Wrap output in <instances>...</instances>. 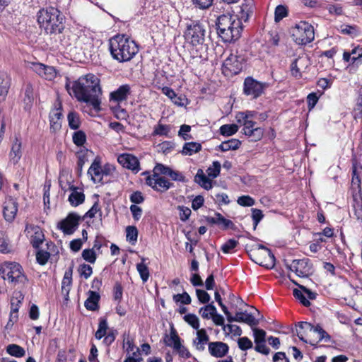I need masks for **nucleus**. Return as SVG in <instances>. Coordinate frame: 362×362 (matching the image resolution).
Returning a JSON list of instances; mask_svg holds the SVG:
<instances>
[{
	"label": "nucleus",
	"instance_id": "obj_1",
	"mask_svg": "<svg viewBox=\"0 0 362 362\" xmlns=\"http://www.w3.org/2000/svg\"><path fill=\"white\" fill-rule=\"evenodd\" d=\"M66 89L71 95H74L78 101L84 102L96 111L100 110L102 90L100 81L93 74H87L80 77L72 83L67 78Z\"/></svg>",
	"mask_w": 362,
	"mask_h": 362
},
{
	"label": "nucleus",
	"instance_id": "obj_2",
	"mask_svg": "<svg viewBox=\"0 0 362 362\" xmlns=\"http://www.w3.org/2000/svg\"><path fill=\"white\" fill-rule=\"evenodd\" d=\"M109 50L112 57L120 63L132 59L139 52L137 44L125 35H117L109 40Z\"/></svg>",
	"mask_w": 362,
	"mask_h": 362
},
{
	"label": "nucleus",
	"instance_id": "obj_3",
	"mask_svg": "<svg viewBox=\"0 0 362 362\" xmlns=\"http://www.w3.org/2000/svg\"><path fill=\"white\" fill-rule=\"evenodd\" d=\"M216 25L217 33L224 42H234L241 35L242 21L236 15L223 14L218 17Z\"/></svg>",
	"mask_w": 362,
	"mask_h": 362
},
{
	"label": "nucleus",
	"instance_id": "obj_4",
	"mask_svg": "<svg viewBox=\"0 0 362 362\" xmlns=\"http://www.w3.org/2000/svg\"><path fill=\"white\" fill-rule=\"evenodd\" d=\"M37 17L40 28L47 34H60L64 29V16L54 7L40 10Z\"/></svg>",
	"mask_w": 362,
	"mask_h": 362
},
{
	"label": "nucleus",
	"instance_id": "obj_5",
	"mask_svg": "<svg viewBox=\"0 0 362 362\" xmlns=\"http://www.w3.org/2000/svg\"><path fill=\"white\" fill-rule=\"evenodd\" d=\"M291 33L293 41L302 45L311 42L315 37L313 25L305 21H300L296 24L291 28Z\"/></svg>",
	"mask_w": 362,
	"mask_h": 362
},
{
	"label": "nucleus",
	"instance_id": "obj_6",
	"mask_svg": "<svg viewBox=\"0 0 362 362\" xmlns=\"http://www.w3.org/2000/svg\"><path fill=\"white\" fill-rule=\"evenodd\" d=\"M249 256L252 261L267 269H272L275 265L274 254L263 245H257L255 249L250 251Z\"/></svg>",
	"mask_w": 362,
	"mask_h": 362
},
{
	"label": "nucleus",
	"instance_id": "obj_7",
	"mask_svg": "<svg viewBox=\"0 0 362 362\" xmlns=\"http://www.w3.org/2000/svg\"><path fill=\"white\" fill-rule=\"evenodd\" d=\"M0 276L11 283L23 282L25 277L23 274L21 266L16 262H4L0 264Z\"/></svg>",
	"mask_w": 362,
	"mask_h": 362
},
{
	"label": "nucleus",
	"instance_id": "obj_8",
	"mask_svg": "<svg viewBox=\"0 0 362 362\" xmlns=\"http://www.w3.org/2000/svg\"><path fill=\"white\" fill-rule=\"evenodd\" d=\"M205 29L204 25L199 21H192L187 25L185 37L194 46L202 45L204 42Z\"/></svg>",
	"mask_w": 362,
	"mask_h": 362
},
{
	"label": "nucleus",
	"instance_id": "obj_9",
	"mask_svg": "<svg viewBox=\"0 0 362 362\" xmlns=\"http://www.w3.org/2000/svg\"><path fill=\"white\" fill-rule=\"evenodd\" d=\"M298 329H296V333L298 338L304 341L308 342L305 338L304 334L305 332H313L318 334V341H324L325 342H329L331 339V337L329 334L324 330L321 326L317 325V326H313L311 323L307 322H298Z\"/></svg>",
	"mask_w": 362,
	"mask_h": 362
},
{
	"label": "nucleus",
	"instance_id": "obj_10",
	"mask_svg": "<svg viewBox=\"0 0 362 362\" xmlns=\"http://www.w3.org/2000/svg\"><path fill=\"white\" fill-rule=\"evenodd\" d=\"M267 87L268 84L267 83L258 81L249 76L244 81L243 93L245 95L255 99L259 97Z\"/></svg>",
	"mask_w": 362,
	"mask_h": 362
},
{
	"label": "nucleus",
	"instance_id": "obj_11",
	"mask_svg": "<svg viewBox=\"0 0 362 362\" xmlns=\"http://www.w3.org/2000/svg\"><path fill=\"white\" fill-rule=\"evenodd\" d=\"M288 269L294 272L300 277H307L313 273V264L308 258L293 259L291 264L286 263Z\"/></svg>",
	"mask_w": 362,
	"mask_h": 362
},
{
	"label": "nucleus",
	"instance_id": "obj_12",
	"mask_svg": "<svg viewBox=\"0 0 362 362\" xmlns=\"http://www.w3.org/2000/svg\"><path fill=\"white\" fill-rule=\"evenodd\" d=\"M83 221L81 216L75 212L69 213L67 216L58 223V228L66 235L73 234Z\"/></svg>",
	"mask_w": 362,
	"mask_h": 362
},
{
	"label": "nucleus",
	"instance_id": "obj_13",
	"mask_svg": "<svg viewBox=\"0 0 362 362\" xmlns=\"http://www.w3.org/2000/svg\"><path fill=\"white\" fill-rule=\"evenodd\" d=\"M146 184L154 190L160 192H166L173 187V184L166 178L158 175H151L146 178Z\"/></svg>",
	"mask_w": 362,
	"mask_h": 362
},
{
	"label": "nucleus",
	"instance_id": "obj_14",
	"mask_svg": "<svg viewBox=\"0 0 362 362\" xmlns=\"http://www.w3.org/2000/svg\"><path fill=\"white\" fill-rule=\"evenodd\" d=\"M117 161L124 168L131 170L134 173H137L140 170L139 161L132 154L122 153L118 156Z\"/></svg>",
	"mask_w": 362,
	"mask_h": 362
},
{
	"label": "nucleus",
	"instance_id": "obj_15",
	"mask_svg": "<svg viewBox=\"0 0 362 362\" xmlns=\"http://www.w3.org/2000/svg\"><path fill=\"white\" fill-rule=\"evenodd\" d=\"M18 211V202L15 199L8 196L3 204V215L5 220L8 222H12Z\"/></svg>",
	"mask_w": 362,
	"mask_h": 362
},
{
	"label": "nucleus",
	"instance_id": "obj_16",
	"mask_svg": "<svg viewBox=\"0 0 362 362\" xmlns=\"http://www.w3.org/2000/svg\"><path fill=\"white\" fill-rule=\"evenodd\" d=\"M243 58L231 54L224 61L223 66L232 74H238L243 69Z\"/></svg>",
	"mask_w": 362,
	"mask_h": 362
},
{
	"label": "nucleus",
	"instance_id": "obj_17",
	"mask_svg": "<svg viewBox=\"0 0 362 362\" xmlns=\"http://www.w3.org/2000/svg\"><path fill=\"white\" fill-rule=\"evenodd\" d=\"M131 94V87L129 84L120 86L117 89L110 94V102L119 105L120 103L127 100Z\"/></svg>",
	"mask_w": 362,
	"mask_h": 362
},
{
	"label": "nucleus",
	"instance_id": "obj_18",
	"mask_svg": "<svg viewBox=\"0 0 362 362\" xmlns=\"http://www.w3.org/2000/svg\"><path fill=\"white\" fill-rule=\"evenodd\" d=\"M241 124L244 126V134L251 138V141H257L262 139L264 131L260 127H256L255 122H244Z\"/></svg>",
	"mask_w": 362,
	"mask_h": 362
},
{
	"label": "nucleus",
	"instance_id": "obj_19",
	"mask_svg": "<svg viewBox=\"0 0 362 362\" xmlns=\"http://www.w3.org/2000/svg\"><path fill=\"white\" fill-rule=\"evenodd\" d=\"M25 232L27 233H33L30 239V242L33 247L38 248L43 243L45 236L42 229L38 226L27 224Z\"/></svg>",
	"mask_w": 362,
	"mask_h": 362
},
{
	"label": "nucleus",
	"instance_id": "obj_20",
	"mask_svg": "<svg viewBox=\"0 0 362 362\" xmlns=\"http://www.w3.org/2000/svg\"><path fill=\"white\" fill-rule=\"evenodd\" d=\"M228 346L221 341L209 343V351L210 354L216 358H221L226 355L228 351Z\"/></svg>",
	"mask_w": 362,
	"mask_h": 362
},
{
	"label": "nucleus",
	"instance_id": "obj_21",
	"mask_svg": "<svg viewBox=\"0 0 362 362\" xmlns=\"http://www.w3.org/2000/svg\"><path fill=\"white\" fill-rule=\"evenodd\" d=\"M23 91V102L24 103V109L28 110L31 108L35 98L33 85L30 83H26L24 85Z\"/></svg>",
	"mask_w": 362,
	"mask_h": 362
},
{
	"label": "nucleus",
	"instance_id": "obj_22",
	"mask_svg": "<svg viewBox=\"0 0 362 362\" xmlns=\"http://www.w3.org/2000/svg\"><path fill=\"white\" fill-rule=\"evenodd\" d=\"M254 6V0H243V2L240 6V14L238 16L241 21H244L247 22L248 21L251 14L253 13Z\"/></svg>",
	"mask_w": 362,
	"mask_h": 362
},
{
	"label": "nucleus",
	"instance_id": "obj_23",
	"mask_svg": "<svg viewBox=\"0 0 362 362\" xmlns=\"http://www.w3.org/2000/svg\"><path fill=\"white\" fill-rule=\"evenodd\" d=\"M88 297L84 303V306L88 310L96 311L99 310L100 294L93 291H88Z\"/></svg>",
	"mask_w": 362,
	"mask_h": 362
},
{
	"label": "nucleus",
	"instance_id": "obj_24",
	"mask_svg": "<svg viewBox=\"0 0 362 362\" xmlns=\"http://www.w3.org/2000/svg\"><path fill=\"white\" fill-rule=\"evenodd\" d=\"M88 174L95 183L103 182V168L99 161L95 160L88 170Z\"/></svg>",
	"mask_w": 362,
	"mask_h": 362
},
{
	"label": "nucleus",
	"instance_id": "obj_25",
	"mask_svg": "<svg viewBox=\"0 0 362 362\" xmlns=\"http://www.w3.org/2000/svg\"><path fill=\"white\" fill-rule=\"evenodd\" d=\"M21 148V141L17 137H16L12 143L11 151L9 153L10 160L13 164L18 163L22 156Z\"/></svg>",
	"mask_w": 362,
	"mask_h": 362
},
{
	"label": "nucleus",
	"instance_id": "obj_26",
	"mask_svg": "<svg viewBox=\"0 0 362 362\" xmlns=\"http://www.w3.org/2000/svg\"><path fill=\"white\" fill-rule=\"evenodd\" d=\"M69 190L71 193L69 196V202L73 206H77L84 202L85 194L81 191H78V188L74 185L69 186Z\"/></svg>",
	"mask_w": 362,
	"mask_h": 362
},
{
	"label": "nucleus",
	"instance_id": "obj_27",
	"mask_svg": "<svg viewBox=\"0 0 362 362\" xmlns=\"http://www.w3.org/2000/svg\"><path fill=\"white\" fill-rule=\"evenodd\" d=\"M62 117V112L61 107L56 108L49 113L50 129L52 132H56L61 128Z\"/></svg>",
	"mask_w": 362,
	"mask_h": 362
},
{
	"label": "nucleus",
	"instance_id": "obj_28",
	"mask_svg": "<svg viewBox=\"0 0 362 362\" xmlns=\"http://www.w3.org/2000/svg\"><path fill=\"white\" fill-rule=\"evenodd\" d=\"M73 268L69 267L64 273V278L62 281V293L65 297V300H68L70 288L72 284Z\"/></svg>",
	"mask_w": 362,
	"mask_h": 362
},
{
	"label": "nucleus",
	"instance_id": "obj_29",
	"mask_svg": "<svg viewBox=\"0 0 362 362\" xmlns=\"http://www.w3.org/2000/svg\"><path fill=\"white\" fill-rule=\"evenodd\" d=\"M209 337L204 329L197 331V337L194 340V344L198 351H202L205 349V344L209 342Z\"/></svg>",
	"mask_w": 362,
	"mask_h": 362
},
{
	"label": "nucleus",
	"instance_id": "obj_30",
	"mask_svg": "<svg viewBox=\"0 0 362 362\" xmlns=\"http://www.w3.org/2000/svg\"><path fill=\"white\" fill-rule=\"evenodd\" d=\"M165 343L168 346H173L175 350H180L182 344L180 339L177 334L176 330L172 327L170 329V335H166Z\"/></svg>",
	"mask_w": 362,
	"mask_h": 362
},
{
	"label": "nucleus",
	"instance_id": "obj_31",
	"mask_svg": "<svg viewBox=\"0 0 362 362\" xmlns=\"http://www.w3.org/2000/svg\"><path fill=\"white\" fill-rule=\"evenodd\" d=\"M236 316L238 322L246 323L252 327L259 324V321L252 314L246 312H237Z\"/></svg>",
	"mask_w": 362,
	"mask_h": 362
},
{
	"label": "nucleus",
	"instance_id": "obj_32",
	"mask_svg": "<svg viewBox=\"0 0 362 362\" xmlns=\"http://www.w3.org/2000/svg\"><path fill=\"white\" fill-rule=\"evenodd\" d=\"M194 181L204 189L209 190L212 187L211 180L207 177L202 169H199L194 177Z\"/></svg>",
	"mask_w": 362,
	"mask_h": 362
},
{
	"label": "nucleus",
	"instance_id": "obj_33",
	"mask_svg": "<svg viewBox=\"0 0 362 362\" xmlns=\"http://www.w3.org/2000/svg\"><path fill=\"white\" fill-rule=\"evenodd\" d=\"M351 206L355 217L362 221V197L361 195L353 196Z\"/></svg>",
	"mask_w": 362,
	"mask_h": 362
},
{
	"label": "nucleus",
	"instance_id": "obj_34",
	"mask_svg": "<svg viewBox=\"0 0 362 362\" xmlns=\"http://www.w3.org/2000/svg\"><path fill=\"white\" fill-rule=\"evenodd\" d=\"M202 150V145L197 142H187L184 144L181 153L185 156H192Z\"/></svg>",
	"mask_w": 362,
	"mask_h": 362
},
{
	"label": "nucleus",
	"instance_id": "obj_35",
	"mask_svg": "<svg viewBox=\"0 0 362 362\" xmlns=\"http://www.w3.org/2000/svg\"><path fill=\"white\" fill-rule=\"evenodd\" d=\"M10 87V78L4 72H0V97H6Z\"/></svg>",
	"mask_w": 362,
	"mask_h": 362
},
{
	"label": "nucleus",
	"instance_id": "obj_36",
	"mask_svg": "<svg viewBox=\"0 0 362 362\" xmlns=\"http://www.w3.org/2000/svg\"><path fill=\"white\" fill-rule=\"evenodd\" d=\"M6 352L14 357L21 358L25 355V349L16 344H8L6 348Z\"/></svg>",
	"mask_w": 362,
	"mask_h": 362
},
{
	"label": "nucleus",
	"instance_id": "obj_37",
	"mask_svg": "<svg viewBox=\"0 0 362 362\" xmlns=\"http://www.w3.org/2000/svg\"><path fill=\"white\" fill-rule=\"evenodd\" d=\"M240 144L241 143L238 139H231L222 142L218 146V148L223 152L230 150H236L240 147Z\"/></svg>",
	"mask_w": 362,
	"mask_h": 362
},
{
	"label": "nucleus",
	"instance_id": "obj_38",
	"mask_svg": "<svg viewBox=\"0 0 362 362\" xmlns=\"http://www.w3.org/2000/svg\"><path fill=\"white\" fill-rule=\"evenodd\" d=\"M145 260V258H142L141 262L136 264V269L144 283L148 281L150 275L148 268L147 265L144 263Z\"/></svg>",
	"mask_w": 362,
	"mask_h": 362
},
{
	"label": "nucleus",
	"instance_id": "obj_39",
	"mask_svg": "<svg viewBox=\"0 0 362 362\" xmlns=\"http://www.w3.org/2000/svg\"><path fill=\"white\" fill-rule=\"evenodd\" d=\"M216 307L214 303H209L199 309V314L204 319L211 318V316L216 313Z\"/></svg>",
	"mask_w": 362,
	"mask_h": 362
},
{
	"label": "nucleus",
	"instance_id": "obj_40",
	"mask_svg": "<svg viewBox=\"0 0 362 362\" xmlns=\"http://www.w3.org/2000/svg\"><path fill=\"white\" fill-rule=\"evenodd\" d=\"M219 130L221 135L230 136L238 131V126L235 124H223L220 127Z\"/></svg>",
	"mask_w": 362,
	"mask_h": 362
},
{
	"label": "nucleus",
	"instance_id": "obj_41",
	"mask_svg": "<svg viewBox=\"0 0 362 362\" xmlns=\"http://www.w3.org/2000/svg\"><path fill=\"white\" fill-rule=\"evenodd\" d=\"M69 126L72 129L79 128L81 122L78 115L76 112H70L67 116Z\"/></svg>",
	"mask_w": 362,
	"mask_h": 362
},
{
	"label": "nucleus",
	"instance_id": "obj_42",
	"mask_svg": "<svg viewBox=\"0 0 362 362\" xmlns=\"http://www.w3.org/2000/svg\"><path fill=\"white\" fill-rule=\"evenodd\" d=\"M73 142L77 146H82L86 141V135L84 132L78 130L72 136Z\"/></svg>",
	"mask_w": 362,
	"mask_h": 362
},
{
	"label": "nucleus",
	"instance_id": "obj_43",
	"mask_svg": "<svg viewBox=\"0 0 362 362\" xmlns=\"http://www.w3.org/2000/svg\"><path fill=\"white\" fill-rule=\"evenodd\" d=\"M81 256L85 261L90 264L95 263L97 259L96 252L93 250V249L83 250Z\"/></svg>",
	"mask_w": 362,
	"mask_h": 362
},
{
	"label": "nucleus",
	"instance_id": "obj_44",
	"mask_svg": "<svg viewBox=\"0 0 362 362\" xmlns=\"http://www.w3.org/2000/svg\"><path fill=\"white\" fill-rule=\"evenodd\" d=\"M221 163L218 161H214L212 165L206 170L208 177L216 178L218 176L221 171Z\"/></svg>",
	"mask_w": 362,
	"mask_h": 362
},
{
	"label": "nucleus",
	"instance_id": "obj_45",
	"mask_svg": "<svg viewBox=\"0 0 362 362\" xmlns=\"http://www.w3.org/2000/svg\"><path fill=\"white\" fill-rule=\"evenodd\" d=\"M184 320L194 329H199V320L194 314H187L184 316Z\"/></svg>",
	"mask_w": 362,
	"mask_h": 362
},
{
	"label": "nucleus",
	"instance_id": "obj_46",
	"mask_svg": "<svg viewBox=\"0 0 362 362\" xmlns=\"http://www.w3.org/2000/svg\"><path fill=\"white\" fill-rule=\"evenodd\" d=\"M173 299L175 303L180 302L184 305H189L192 301L190 296L186 291L180 294L178 293L173 295Z\"/></svg>",
	"mask_w": 362,
	"mask_h": 362
},
{
	"label": "nucleus",
	"instance_id": "obj_47",
	"mask_svg": "<svg viewBox=\"0 0 362 362\" xmlns=\"http://www.w3.org/2000/svg\"><path fill=\"white\" fill-rule=\"evenodd\" d=\"M217 219V225L220 226L223 229H227L233 226V223L229 220L225 218L220 213H215Z\"/></svg>",
	"mask_w": 362,
	"mask_h": 362
},
{
	"label": "nucleus",
	"instance_id": "obj_48",
	"mask_svg": "<svg viewBox=\"0 0 362 362\" xmlns=\"http://www.w3.org/2000/svg\"><path fill=\"white\" fill-rule=\"evenodd\" d=\"M288 10L286 6L283 5H279L276 7L274 12V20L276 22H279L284 18L287 16Z\"/></svg>",
	"mask_w": 362,
	"mask_h": 362
},
{
	"label": "nucleus",
	"instance_id": "obj_49",
	"mask_svg": "<svg viewBox=\"0 0 362 362\" xmlns=\"http://www.w3.org/2000/svg\"><path fill=\"white\" fill-rule=\"evenodd\" d=\"M126 233L127 240H129L130 243H134L137 240L138 230L135 226H127L126 228Z\"/></svg>",
	"mask_w": 362,
	"mask_h": 362
},
{
	"label": "nucleus",
	"instance_id": "obj_50",
	"mask_svg": "<svg viewBox=\"0 0 362 362\" xmlns=\"http://www.w3.org/2000/svg\"><path fill=\"white\" fill-rule=\"evenodd\" d=\"M255 115V112L252 111H247L245 112H240L236 115L237 122L238 123H242L244 122H252L250 120V118L253 117Z\"/></svg>",
	"mask_w": 362,
	"mask_h": 362
},
{
	"label": "nucleus",
	"instance_id": "obj_51",
	"mask_svg": "<svg viewBox=\"0 0 362 362\" xmlns=\"http://www.w3.org/2000/svg\"><path fill=\"white\" fill-rule=\"evenodd\" d=\"M303 60V59L302 58L296 59L291 64V74L296 78L301 77V73L300 71V68L298 67V63Z\"/></svg>",
	"mask_w": 362,
	"mask_h": 362
},
{
	"label": "nucleus",
	"instance_id": "obj_52",
	"mask_svg": "<svg viewBox=\"0 0 362 362\" xmlns=\"http://www.w3.org/2000/svg\"><path fill=\"white\" fill-rule=\"evenodd\" d=\"M49 258V253L47 251L39 250L36 253V259L37 262L40 265H44L47 263L48 261V259Z\"/></svg>",
	"mask_w": 362,
	"mask_h": 362
},
{
	"label": "nucleus",
	"instance_id": "obj_53",
	"mask_svg": "<svg viewBox=\"0 0 362 362\" xmlns=\"http://www.w3.org/2000/svg\"><path fill=\"white\" fill-rule=\"evenodd\" d=\"M255 337V343L265 342L266 332L261 329L252 328Z\"/></svg>",
	"mask_w": 362,
	"mask_h": 362
},
{
	"label": "nucleus",
	"instance_id": "obj_54",
	"mask_svg": "<svg viewBox=\"0 0 362 362\" xmlns=\"http://www.w3.org/2000/svg\"><path fill=\"white\" fill-rule=\"evenodd\" d=\"M170 168L165 166L163 164L158 163L153 168V173L152 175H168L169 172L170 170Z\"/></svg>",
	"mask_w": 362,
	"mask_h": 362
},
{
	"label": "nucleus",
	"instance_id": "obj_55",
	"mask_svg": "<svg viewBox=\"0 0 362 362\" xmlns=\"http://www.w3.org/2000/svg\"><path fill=\"white\" fill-rule=\"evenodd\" d=\"M170 131V127L168 125L158 124L154 127L153 134L159 136H167Z\"/></svg>",
	"mask_w": 362,
	"mask_h": 362
},
{
	"label": "nucleus",
	"instance_id": "obj_56",
	"mask_svg": "<svg viewBox=\"0 0 362 362\" xmlns=\"http://www.w3.org/2000/svg\"><path fill=\"white\" fill-rule=\"evenodd\" d=\"M303 291L302 290H298L297 288H295L293 291V296L296 298L298 299L300 302L304 305V306H309L310 305V303L309 300H308L303 293Z\"/></svg>",
	"mask_w": 362,
	"mask_h": 362
},
{
	"label": "nucleus",
	"instance_id": "obj_57",
	"mask_svg": "<svg viewBox=\"0 0 362 362\" xmlns=\"http://www.w3.org/2000/svg\"><path fill=\"white\" fill-rule=\"evenodd\" d=\"M238 241L234 239H230L221 246V250L224 253H229L238 245Z\"/></svg>",
	"mask_w": 362,
	"mask_h": 362
},
{
	"label": "nucleus",
	"instance_id": "obj_58",
	"mask_svg": "<svg viewBox=\"0 0 362 362\" xmlns=\"http://www.w3.org/2000/svg\"><path fill=\"white\" fill-rule=\"evenodd\" d=\"M238 204L243 206H252L255 204L253 198L248 195H243L240 197L237 201Z\"/></svg>",
	"mask_w": 362,
	"mask_h": 362
},
{
	"label": "nucleus",
	"instance_id": "obj_59",
	"mask_svg": "<svg viewBox=\"0 0 362 362\" xmlns=\"http://www.w3.org/2000/svg\"><path fill=\"white\" fill-rule=\"evenodd\" d=\"M78 272L82 276L87 279L91 276L93 273V269L88 264H82L78 268Z\"/></svg>",
	"mask_w": 362,
	"mask_h": 362
},
{
	"label": "nucleus",
	"instance_id": "obj_60",
	"mask_svg": "<svg viewBox=\"0 0 362 362\" xmlns=\"http://www.w3.org/2000/svg\"><path fill=\"white\" fill-rule=\"evenodd\" d=\"M196 294L201 303H208L211 299L209 294L204 290L196 289Z\"/></svg>",
	"mask_w": 362,
	"mask_h": 362
},
{
	"label": "nucleus",
	"instance_id": "obj_61",
	"mask_svg": "<svg viewBox=\"0 0 362 362\" xmlns=\"http://www.w3.org/2000/svg\"><path fill=\"white\" fill-rule=\"evenodd\" d=\"M238 344L239 348L243 351L250 349L252 347V342L246 337L240 338L238 341Z\"/></svg>",
	"mask_w": 362,
	"mask_h": 362
},
{
	"label": "nucleus",
	"instance_id": "obj_62",
	"mask_svg": "<svg viewBox=\"0 0 362 362\" xmlns=\"http://www.w3.org/2000/svg\"><path fill=\"white\" fill-rule=\"evenodd\" d=\"M191 130V127L187 124H182L178 132V136L182 137L184 140L191 139L192 136L188 133Z\"/></svg>",
	"mask_w": 362,
	"mask_h": 362
},
{
	"label": "nucleus",
	"instance_id": "obj_63",
	"mask_svg": "<svg viewBox=\"0 0 362 362\" xmlns=\"http://www.w3.org/2000/svg\"><path fill=\"white\" fill-rule=\"evenodd\" d=\"M177 209L180 211L179 216L182 221H186L191 215V210L189 208L185 206H178Z\"/></svg>",
	"mask_w": 362,
	"mask_h": 362
},
{
	"label": "nucleus",
	"instance_id": "obj_64",
	"mask_svg": "<svg viewBox=\"0 0 362 362\" xmlns=\"http://www.w3.org/2000/svg\"><path fill=\"white\" fill-rule=\"evenodd\" d=\"M327 9L332 15L340 16L343 13V8L340 4H328Z\"/></svg>",
	"mask_w": 362,
	"mask_h": 362
}]
</instances>
